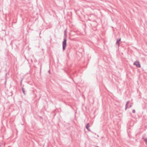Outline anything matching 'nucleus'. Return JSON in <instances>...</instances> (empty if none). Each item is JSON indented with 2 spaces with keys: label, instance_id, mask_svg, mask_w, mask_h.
<instances>
[{
  "label": "nucleus",
  "instance_id": "0eeeda50",
  "mask_svg": "<svg viewBox=\"0 0 147 147\" xmlns=\"http://www.w3.org/2000/svg\"><path fill=\"white\" fill-rule=\"evenodd\" d=\"M116 44L117 45H118L119 46V42H118V41H117V42H116Z\"/></svg>",
  "mask_w": 147,
  "mask_h": 147
},
{
  "label": "nucleus",
  "instance_id": "f257e3e1",
  "mask_svg": "<svg viewBox=\"0 0 147 147\" xmlns=\"http://www.w3.org/2000/svg\"><path fill=\"white\" fill-rule=\"evenodd\" d=\"M67 38L66 36H64V38L63 41L62 42V46H63V51L65 50V47L67 46L66 42H67Z\"/></svg>",
  "mask_w": 147,
  "mask_h": 147
},
{
  "label": "nucleus",
  "instance_id": "7ed1b4c3",
  "mask_svg": "<svg viewBox=\"0 0 147 147\" xmlns=\"http://www.w3.org/2000/svg\"><path fill=\"white\" fill-rule=\"evenodd\" d=\"M129 102V101H128L127 102L126 104L125 105V110L127 108H130L132 106L131 105H130L129 107L128 106L127 104Z\"/></svg>",
  "mask_w": 147,
  "mask_h": 147
},
{
  "label": "nucleus",
  "instance_id": "f03ea898",
  "mask_svg": "<svg viewBox=\"0 0 147 147\" xmlns=\"http://www.w3.org/2000/svg\"><path fill=\"white\" fill-rule=\"evenodd\" d=\"M134 65H136L138 67H141L139 62L138 61H136L134 63Z\"/></svg>",
  "mask_w": 147,
  "mask_h": 147
},
{
  "label": "nucleus",
  "instance_id": "20e7f679",
  "mask_svg": "<svg viewBox=\"0 0 147 147\" xmlns=\"http://www.w3.org/2000/svg\"><path fill=\"white\" fill-rule=\"evenodd\" d=\"M88 125H89V123H88L86 126V128L88 131H90V129H89V128H88V127H89Z\"/></svg>",
  "mask_w": 147,
  "mask_h": 147
},
{
  "label": "nucleus",
  "instance_id": "39448f33",
  "mask_svg": "<svg viewBox=\"0 0 147 147\" xmlns=\"http://www.w3.org/2000/svg\"><path fill=\"white\" fill-rule=\"evenodd\" d=\"M22 92H23V93L24 94V95H25V91H24V88H22Z\"/></svg>",
  "mask_w": 147,
  "mask_h": 147
},
{
  "label": "nucleus",
  "instance_id": "423d86ee",
  "mask_svg": "<svg viewBox=\"0 0 147 147\" xmlns=\"http://www.w3.org/2000/svg\"><path fill=\"white\" fill-rule=\"evenodd\" d=\"M144 140L146 143V144H147V139L144 138Z\"/></svg>",
  "mask_w": 147,
  "mask_h": 147
},
{
  "label": "nucleus",
  "instance_id": "6e6552de",
  "mask_svg": "<svg viewBox=\"0 0 147 147\" xmlns=\"http://www.w3.org/2000/svg\"><path fill=\"white\" fill-rule=\"evenodd\" d=\"M132 112L133 113H135L136 112L135 111V110L134 109L132 110Z\"/></svg>",
  "mask_w": 147,
  "mask_h": 147
},
{
  "label": "nucleus",
  "instance_id": "1a4fd4ad",
  "mask_svg": "<svg viewBox=\"0 0 147 147\" xmlns=\"http://www.w3.org/2000/svg\"><path fill=\"white\" fill-rule=\"evenodd\" d=\"M121 40V38H120L119 39H118L117 40V41H118V42H119Z\"/></svg>",
  "mask_w": 147,
  "mask_h": 147
}]
</instances>
